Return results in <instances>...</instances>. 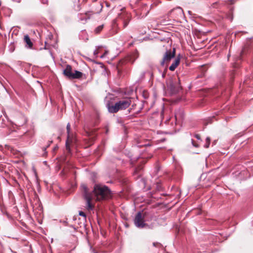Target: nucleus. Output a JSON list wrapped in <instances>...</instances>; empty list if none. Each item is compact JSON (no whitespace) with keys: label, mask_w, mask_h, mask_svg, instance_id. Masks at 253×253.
Masks as SVG:
<instances>
[{"label":"nucleus","mask_w":253,"mask_h":253,"mask_svg":"<svg viewBox=\"0 0 253 253\" xmlns=\"http://www.w3.org/2000/svg\"><path fill=\"white\" fill-rule=\"evenodd\" d=\"M188 14H189V15H191V14H192V12H191V11H188Z\"/></svg>","instance_id":"nucleus-29"},{"label":"nucleus","mask_w":253,"mask_h":253,"mask_svg":"<svg viewBox=\"0 0 253 253\" xmlns=\"http://www.w3.org/2000/svg\"><path fill=\"white\" fill-rule=\"evenodd\" d=\"M162 76H163V78L165 77V74L164 73H163Z\"/></svg>","instance_id":"nucleus-30"},{"label":"nucleus","mask_w":253,"mask_h":253,"mask_svg":"<svg viewBox=\"0 0 253 253\" xmlns=\"http://www.w3.org/2000/svg\"><path fill=\"white\" fill-rule=\"evenodd\" d=\"M142 169V168L141 167L136 168L134 171V173L138 174V176H140L141 174L140 170H141Z\"/></svg>","instance_id":"nucleus-17"},{"label":"nucleus","mask_w":253,"mask_h":253,"mask_svg":"<svg viewBox=\"0 0 253 253\" xmlns=\"http://www.w3.org/2000/svg\"><path fill=\"white\" fill-rule=\"evenodd\" d=\"M63 74L69 79H71L73 73L72 72V67L70 65H67L65 69L63 71Z\"/></svg>","instance_id":"nucleus-9"},{"label":"nucleus","mask_w":253,"mask_h":253,"mask_svg":"<svg viewBox=\"0 0 253 253\" xmlns=\"http://www.w3.org/2000/svg\"><path fill=\"white\" fill-rule=\"evenodd\" d=\"M57 147H54V150H56V149H57Z\"/></svg>","instance_id":"nucleus-31"},{"label":"nucleus","mask_w":253,"mask_h":253,"mask_svg":"<svg viewBox=\"0 0 253 253\" xmlns=\"http://www.w3.org/2000/svg\"><path fill=\"white\" fill-rule=\"evenodd\" d=\"M13 1H15V2H20V0H12Z\"/></svg>","instance_id":"nucleus-28"},{"label":"nucleus","mask_w":253,"mask_h":253,"mask_svg":"<svg viewBox=\"0 0 253 253\" xmlns=\"http://www.w3.org/2000/svg\"><path fill=\"white\" fill-rule=\"evenodd\" d=\"M82 75L83 74L82 72L78 71H75V73L72 74L71 79H79L82 77Z\"/></svg>","instance_id":"nucleus-15"},{"label":"nucleus","mask_w":253,"mask_h":253,"mask_svg":"<svg viewBox=\"0 0 253 253\" xmlns=\"http://www.w3.org/2000/svg\"><path fill=\"white\" fill-rule=\"evenodd\" d=\"M144 216H142L141 212H138L135 215L134 219L135 225L139 228H143L148 226V225L144 222Z\"/></svg>","instance_id":"nucleus-4"},{"label":"nucleus","mask_w":253,"mask_h":253,"mask_svg":"<svg viewBox=\"0 0 253 253\" xmlns=\"http://www.w3.org/2000/svg\"><path fill=\"white\" fill-rule=\"evenodd\" d=\"M150 10V7L149 6V5L144 4L140 9L138 10L137 14H139L141 18H143L147 15L149 12Z\"/></svg>","instance_id":"nucleus-7"},{"label":"nucleus","mask_w":253,"mask_h":253,"mask_svg":"<svg viewBox=\"0 0 253 253\" xmlns=\"http://www.w3.org/2000/svg\"><path fill=\"white\" fill-rule=\"evenodd\" d=\"M79 215H81V216H83L84 217H85V216H85V214L83 211H80Z\"/></svg>","instance_id":"nucleus-23"},{"label":"nucleus","mask_w":253,"mask_h":253,"mask_svg":"<svg viewBox=\"0 0 253 253\" xmlns=\"http://www.w3.org/2000/svg\"><path fill=\"white\" fill-rule=\"evenodd\" d=\"M99 6L101 7V8H100V10H99V11H98L88 12H86V13H85V15H83V17H81V18H80V20H81V21H83V20H85V21H86L87 19H89V18H90V13H99V12L101 11V10L102 9V6H101V5L100 4H99Z\"/></svg>","instance_id":"nucleus-11"},{"label":"nucleus","mask_w":253,"mask_h":253,"mask_svg":"<svg viewBox=\"0 0 253 253\" xmlns=\"http://www.w3.org/2000/svg\"><path fill=\"white\" fill-rule=\"evenodd\" d=\"M51 142H52V141L49 142V144H48V145L46 146V147H43V151H44L45 153H47V152L45 151H46V148H47V147H48L50 145V143H51Z\"/></svg>","instance_id":"nucleus-25"},{"label":"nucleus","mask_w":253,"mask_h":253,"mask_svg":"<svg viewBox=\"0 0 253 253\" xmlns=\"http://www.w3.org/2000/svg\"><path fill=\"white\" fill-rule=\"evenodd\" d=\"M102 47V46H98L96 47L95 50L93 52V54L95 56H97L98 54L99 53V49L101 48Z\"/></svg>","instance_id":"nucleus-18"},{"label":"nucleus","mask_w":253,"mask_h":253,"mask_svg":"<svg viewBox=\"0 0 253 253\" xmlns=\"http://www.w3.org/2000/svg\"><path fill=\"white\" fill-rule=\"evenodd\" d=\"M70 130V124L69 123H68L67 125V133H68V138H67V140L66 142V147L67 150H68L69 151H70V146L69 144Z\"/></svg>","instance_id":"nucleus-14"},{"label":"nucleus","mask_w":253,"mask_h":253,"mask_svg":"<svg viewBox=\"0 0 253 253\" xmlns=\"http://www.w3.org/2000/svg\"><path fill=\"white\" fill-rule=\"evenodd\" d=\"M167 84L168 89L171 94L176 93L180 88L178 79H170L167 81Z\"/></svg>","instance_id":"nucleus-3"},{"label":"nucleus","mask_w":253,"mask_h":253,"mask_svg":"<svg viewBox=\"0 0 253 253\" xmlns=\"http://www.w3.org/2000/svg\"><path fill=\"white\" fill-rule=\"evenodd\" d=\"M175 54V49L173 48L172 51L170 50H167L165 52L162 60L161 61V65L164 66L165 63L167 64L170 60L173 58Z\"/></svg>","instance_id":"nucleus-5"},{"label":"nucleus","mask_w":253,"mask_h":253,"mask_svg":"<svg viewBox=\"0 0 253 253\" xmlns=\"http://www.w3.org/2000/svg\"><path fill=\"white\" fill-rule=\"evenodd\" d=\"M131 101L130 98L122 99L117 101L114 105H108V110L111 113H115L119 110H125L131 104Z\"/></svg>","instance_id":"nucleus-2"},{"label":"nucleus","mask_w":253,"mask_h":253,"mask_svg":"<svg viewBox=\"0 0 253 253\" xmlns=\"http://www.w3.org/2000/svg\"><path fill=\"white\" fill-rule=\"evenodd\" d=\"M244 50H245V49L242 50V52H241V54H242V55H243V54H244Z\"/></svg>","instance_id":"nucleus-27"},{"label":"nucleus","mask_w":253,"mask_h":253,"mask_svg":"<svg viewBox=\"0 0 253 253\" xmlns=\"http://www.w3.org/2000/svg\"><path fill=\"white\" fill-rule=\"evenodd\" d=\"M176 12L178 16L182 17L184 16L183 9L180 7H177L171 10V12Z\"/></svg>","instance_id":"nucleus-13"},{"label":"nucleus","mask_w":253,"mask_h":253,"mask_svg":"<svg viewBox=\"0 0 253 253\" xmlns=\"http://www.w3.org/2000/svg\"><path fill=\"white\" fill-rule=\"evenodd\" d=\"M103 27H104V25H99V26H98L97 27H96L95 30H94V32L96 34H99V33H100V32L102 30V29H103Z\"/></svg>","instance_id":"nucleus-16"},{"label":"nucleus","mask_w":253,"mask_h":253,"mask_svg":"<svg viewBox=\"0 0 253 253\" xmlns=\"http://www.w3.org/2000/svg\"><path fill=\"white\" fill-rule=\"evenodd\" d=\"M153 246L155 247H159L160 246H161V244L159 243H153Z\"/></svg>","instance_id":"nucleus-24"},{"label":"nucleus","mask_w":253,"mask_h":253,"mask_svg":"<svg viewBox=\"0 0 253 253\" xmlns=\"http://www.w3.org/2000/svg\"><path fill=\"white\" fill-rule=\"evenodd\" d=\"M191 142L193 146L195 147H199V144L195 142V141L193 139H191Z\"/></svg>","instance_id":"nucleus-21"},{"label":"nucleus","mask_w":253,"mask_h":253,"mask_svg":"<svg viewBox=\"0 0 253 253\" xmlns=\"http://www.w3.org/2000/svg\"><path fill=\"white\" fill-rule=\"evenodd\" d=\"M235 0H227L225 1L226 3L233 4L235 3Z\"/></svg>","instance_id":"nucleus-20"},{"label":"nucleus","mask_w":253,"mask_h":253,"mask_svg":"<svg viewBox=\"0 0 253 253\" xmlns=\"http://www.w3.org/2000/svg\"><path fill=\"white\" fill-rule=\"evenodd\" d=\"M47 1V0H45V2H43V3H45Z\"/></svg>","instance_id":"nucleus-32"},{"label":"nucleus","mask_w":253,"mask_h":253,"mask_svg":"<svg viewBox=\"0 0 253 253\" xmlns=\"http://www.w3.org/2000/svg\"><path fill=\"white\" fill-rule=\"evenodd\" d=\"M195 137L198 140H200V136L199 134H195Z\"/></svg>","instance_id":"nucleus-26"},{"label":"nucleus","mask_w":253,"mask_h":253,"mask_svg":"<svg viewBox=\"0 0 253 253\" xmlns=\"http://www.w3.org/2000/svg\"><path fill=\"white\" fill-rule=\"evenodd\" d=\"M119 18L122 20L124 27H126L130 20V15L129 13L126 12H122L119 15Z\"/></svg>","instance_id":"nucleus-6"},{"label":"nucleus","mask_w":253,"mask_h":253,"mask_svg":"<svg viewBox=\"0 0 253 253\" xmlns=\"http://www.w3.org/2000/svg\"><path fill=\"white\" fill-rule=\"evenodd\" d=\"M24 42L26 43V46L28 48H31L33 46V43L28 35L24 36Z\"/></svg>","instance_id":"nucleus-12"},{"label":"nucleus","mask_w":253,"mask_h":253,"mask_svg":"<svg viewBox=\"0 0 253 253\" xmlns=\"http://www.w3.org/2000/svg\"><path fill=\"white\" fill-rule=\"evenodd\" d=\"M108 53V50H106L105 51L103 55L100 56V58H104V57H105L107 55Z\"/></svg>","instance_id":"nucleus-22"},{"label":"nucleus","mask_w":253,"mask_h":253,"mask_svg":"<svg viewBox=\"0 0 253 253\" xmlns=\"http://www.w3.org/2000/svg\"><path fill=\"white\" fill-rule=\"evenodd\" d=\"M180 59L179 57H177L173 61V63L171 64V65L169 66V70L171 71H173L177 67V66L179 65L180 63Z\"/></svg>","instance_id":"nucleus-10"},{"label":"nucleus","mask_w":253,"mask_h":253,"mask_svg":"<svg viewBox=\"0 0 253 253\" xmlns=\"http://www.w3.org/2000/svg\"><path fill=\"white\" fill-rule=\"evenodd\" d=\"M83 189V196L86 201V208L91 211L94 208L93 201H101L109 199L111 195L110 190L108 187L102 185H95L91 193L88 191L85 185L82 186Z\"/></svg>","instance_id":"nucleus-1"},{"label":"nucleus","mask_w":253,"mask_h":253,"mask_svg":"<svg viewBox=\"0 0 253 253\" xmlns=\"http://www.w3.org/2000/svg\"><path fill=\"white\" fill-rule=\"evenodd\" d=\"M184 113L181 110H178L175 113V119L176 123L181 122L183 118Z\"/></svg>","instance_id":"nucleus-8"},{"label":"nucleus","mask_w":253,"mask_h":253,"mask_svg":"<svg viewBox=\"0 0 253 253\" xmlns=\"http://www.w3.org/2000/svg\"><path fill=\"white\" fill-rule=\"evenodd\" d=\"M210 144V138L209 137H207L206 138V143L204 147L206 148H209Z\"/></svg>","instance_id":"nucleus-19"}]
</instances>
